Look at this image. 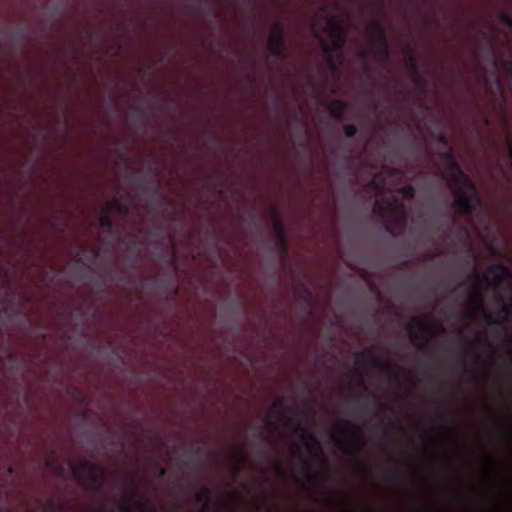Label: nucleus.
<instances>
[{
    "instance_id": "5701e85b",
    "label": "nucleus",
    "mask_w": 512,
    "mask_h": 512,
    "mask_svg": "<svg viewBox=\"0 0 512 512\" xmlns=\"http://www.w3.org/2000/svg\"><path fill=\"white\" fill-rule=\"evenodd\" d=\"M166 475H167V470H166L165 468H161V469L159 470V476L163 478V477H165Z\"/></svg>"
},
{
    "instance_id": "aec40b11",
    "label": "nucleus",
    "mask_w": 512,
    "mask_h": 512,
    "mask_svg": "<svg viewBox=\"0 0 512 512\" xmlns=\"http://www.w3.org/2000/svg\"><path fill=\"white\" fill-rule=\"evenodd\" d=\"M376 34H377V37H378L381 45L386 47V39H385V35H384L383 31H381L380 29H377Z\"/></svg>"
},
{
    "instance_id": "7c9ffc66",
    "label": "nucleus",
    "mask_w": 512,
    "mask_h": 512,
    "mask_svg": "<svg viewBox=\"0 0 512 512\" xmlns=\"http://www.w3.org/2000/svg\"><path fill=\"white\" fill-rule=\"evenodd\" d=\"M504 18H505V21H507L508 25H511V21L508 18H506V16Z\"/></svg>"
},
{
    "instance_id": "9d476101",
    "label": "nucleus",
    "mask_w": 512,
    "mask_h": 512,
    "mask_svg": "<svg viewBox=\"0 0 512 512\" xmlns=\"http://www.w3.org/2000/svg\"><path fill=\"white\" fill-rule=\"evenodd\" d=\"M123 512H155L154 509L148 507L147 502L137 499V494L133 491L127 492L119 505Z\"/></svg>"
},
{
    "instance_id": "e433bc0d",
    "label": "nucleus",
    "mask_w": 512,
    "mask_h": 512,
    "mask_svg": "<svg viewBox=\"0 0 512 512\" xmlns=\"http://www.w3.org/2000/svg\"><path fill=\"white\" fill-rule=\"evenodd\" d=\"M509 479H510V481L512 482V476H511Z\"/></svg>"
},
{
    "instance_id": "a878e982",
    "label": "nucleus",
    "mask_w": 512,
    "mask_h": 512,
    "mask_svg": "<svg viewBox=\"0 0 512 512\" xmlns=\"http://www.w3.org/2000/svg\"><path fill=\"white\" fill-rule=\"evenodd\" d=\"M128 479L132 485L135 484L134 477L132 475H128Z\"/></svg>"
},
{
    "instance_id": "473e14b6",
    "label": "nucleus",
    "mask_w": 512,
    "mask_h": 512,
    "mask_svg": "<svg viewBox=\"0 0 512 512\" xmlns=\"http://www.w3.org/2000/svg\"><path fill=\"white\" fill-rule=\"evenodd\" d=\"M278 471H279V473L283 474V470L280 466H278Z\"/></svg>"
},
{
    "instance_id": "dca6fc26",
    "label": "nucleus",
    "mask_w": 512,
    "mask_h": 512,
    "mask_svg": "<svg viewBox=\"0 0 512 512\" xmlns=\"http://www.w3.org/2000/svg\"><path fill=\"white\" fill-rule=\"evenodd\" d=\"M273 228L281 242L285 241L284 228L281 220L276 214H273Z\"/></svg>"
},
{
    "instance_id": "f3484780",
    "label": "nucleus",
    "mask_w": 512,
    "mask_h": 512,
    "mask_svg": "<svg viewBox=\"0 0 512 512\" xmlns=\"http://www.w3.org/2000/svg\"><path fill=\"white\" fill-rule=\"evenodd\" d=\"M282 407H283V400L282 399H277L272 404L271 411L274 412V413H279L281 415V418H283L284 416H283V413L281 411Z\"/></svg>"
},
{
    "instance_id": "4be33fe9",
    "label": "nucleus",
    "mask_w": 512,
    "mask_h": 512,
    "mask_svg": "<svg viewBox=\"0 0 512 512\" xmlns=\"http://www.w3.org/2000/svg\"><path fill=\"white\" fill-rule=\"evenodd\" d=\"M200 453H201V448L197 447V448H192L191 450H189L187 452V455L188 456H199Z\"/></svg>"
},
{
    "instance_id": "cd10ccee",
    "label": "nucleus",
    "mask_w": 512,
    "mask_h": 512,
    "mask_svg": "<svg viewBox=\"0 0 512 512\" xmlns=\"http://www.w3.org/2000/svg\"><path fill=\"white\" fill-rule=\"evenodd\" d=\"M409 387H410V388H414L415 386H409ZM416 387L418 388V396H420V390H419V388H421L422 386L417 385Z\"/></svg>"
},
{
    "instance_id": "6e6552de",
    "label": "nucleus",
    "mask_w": 512,
    "mask_h": 512,
    "mask_svg": "<svg viewBox=\"0 0 512 512\" xmlns=\"http://www.w3.org/2000/svg\"><path fill=\"white\" fill-rule=\"evenodd\" d=\"M343 431L339 438L333 435V439L343 448L346 452L353 457L355 462L360 465L359 456L366 447V441L360 433H349L348 430L355 428L354 424L350 421L342 423Z\"/></svg>"
},
{
    "instance_id": "f03ea898",
    "label": "nucleus",
    "mask_w": 512,
    "mask_h": 512,
    "mask_svg": "<svg viewBox=\"0 0 512 512\" xmlns=\"http://www.w3.org/2000/svg\"><path fill=\"white\" fill-rule=\"evenodd\" d=\"M383 178L375 177L368 185L369 190L375 194V212L382 218L386 219L392 228L402 229L406 224V210L403 203L395 195V191L388 189L386 196ZM403 199H412L414 190L411 186H405L396 191Z\"/></svg>"
},
{
    "instance_id": "ddd939ff",
    "label": "nucleus",
    "mask_w": 512,
    "mask_h": 512,
    "mask_svg": "<svg viewBox=\"0 0 512 512\" xmlns=\"http://www.w3.org/2000/svg\"><path fill=\"white\" fill-rule=\"evenodd\" d=\"M212 499H213L212 490L209 487H207V486H203L195 494V500H196V502L202 504V511L203 512H207V511L210 510Z\"/></svg>"
},
{
    "instance_id": "393cba45",
    "label": "nucleus",
    "mask_w": 512,
    "mask_h": 512,
    "mask_svg": "<svg viewBox=\"0 0 512 512\" xmlns=\"http://www.w3.org/2000/svg\"><path fill=\"white\" fill-rule=\"evenodd\" d=\"M240 470H241V469H240V467L235 466V467L233 468L234 475H235V476H238V475H239V473H240Z\"/></svg>"
},
{
    "instance_id": "423d86ee",
    "label": "nucleus",
    "mask_w": 512,
    "mask_h": 512,
    "mask_svg": "<svg viewBox=\"0 0 512 512\" xmlns=\"http://www.w3.org/2000/svg\"><path fill=\"white\" fill-rule=\"evenodd\" d=\"M71 471L79 482H85L87 489L95 492L102 489L105 469L101 464L88 460L73 461Z\"/></svg>"
},
{
    "instance_id": "39448f33",
    "label": "nucleus",
    "mask_w": 512,
    "mask_h": 512,
    "mask_svg": "<svg viewBox=\"0 0 512 512\" xmlns=\"http://www.w3.org/2000/svg\"><path fill=\"white\" fill-rule=\"evenodd\" d=\"M444 163L447 166L444 177L453 192L455 205L462 213H470L471 205L477 197L475 186L461 171L450 153L445 154Z\"/></svg>"
},
{
    "instance_id": "c9c22d12",
    "label": "nucleus",
    "mask_w": 512,
    "mask_h": 512,
    "mask_svg": "<svg viewBox=\"0 0 512 512\" xmlns=\"http://www.w3.org/2000/svg\"><path fill=\"white\" fill-rule=\"evenodd\" d=\"M362 387H363V388H367L368 386H366V385H363Z\"/></svg>"
},
{
    "instance_id": "7ed1b4c3",
    "label": "nucleus",
    "mask_w": 512,
    "mask_h": 512,
    "mask_svg": "<svg viewBox=\"0 0 512 512\" xmlns=\"http://www.w3.org/2000/svg\"><path fill=\"white\" fill-rule=\"evenodd\" d=\"M508 275V270L502 265L489 267L483 275L474 272L470 277V288L466 299L468 316L472 319L484 314L488 323H494L491 315L485 313L483 291L492 288L496 289L503 279Z\"/></svg>"
},
{
    "instance_id": "4468645a",
    "label": "nucleus",
    "mask_w": 512,
    "mask_h": 512,
    "mask_svg": "<svg viewBox=\"0 0 512 512\" xmlns=\"http://www.w3.org/2000/svg\"><path fill=\"white\" fill-rule=\"evenodd\" d=\"M302 473L306 481L312 484H322L324 478L316 472L307 460L302 462Z\"/></svg>"
},
{
    "instance_id": "6ab92c4d",
    "label": "nucleus",
    "mask_w": 512,
    "mask_h": 512,
    "mask_svg": "<svg viewBox=\"0 0 512 512\" xmlns=\"http://www.w3.org/2000/svg\"><path fill=\"white\" fill-rule=\"evenodd\" d=\"M344 132H345L346 136L352 137L356 133V127L354 125H351V124L350 125H346L344 127Z\"/></svg>"
},
{
    "instance_id": "c756f323",
    "label": "nucleus",
    "mask_w": 512,
    "mask_h": 512,
    "mask_svg": "<svg viewBox=\"0 0 512 512\" xmlns=\"http://www.w3.org/2000/svg\"><path fill=\"white\" fill-rule=\"evenodd\" d=\"M231 497H232L233 499H236V498H238V495H237V494H235V493H232V494H231Z\"/></svg>"
},
{
    "instance_id": "f257e3e1",
    "label": "nucleus",
    "mask_w": 512,
    "mask_h": 512,
    "mask_svg": "<svg viewBox=\"0 0 512 512\" xmlns=\"http://www.w3.org/2000/svg\"><path fill=\"white\" fill-rule=\"evenodd\" d=\"M377 377L382 384H401L397 367L378 349H365L355 357L353 377L347 384H365Z\"/></svg>"
},
{
    "instance_id": "f8f14e48",
    "label": "nucleus",
    "mask_w": 512,
    "mask_h": 512,
    "mask_svg": "<svg viewBox=\"0 0 512 512\" xmlns=\"http://www.w3.org/2000/svg\"><path fill=\"white\" fill-rule=\"evenodd\" d=\"M295 431L299 433L301 441L307 444V448L310 452L315 448L317 450L316 455L323 456L321 445L313 434H311L300 423L296 424Z\"/></svg>"
},
{
    "instance_id": "2eb2a0df",
    "label": "nucleus",
    "mask_w": 512,
    "mask_h": 512,
    "mask_svg": "<svg viewBox=\"0 0 512 512\" xmlns=\"http://www.w3.org/2000/svg\"><path fill=\"white\" fill-rule=\"evenodd\" d=\"M330 113L335 118H341L345 112V105L340 101H333L329 106Z\"/></svg>"
},
{
    "instance_id": "a211bd4d",
    "label": "nucleus",
    "mask_w": 512,
    "mask_h": 512,
    "mask_svg": "<svg viewBox=\"0 0 512 512\" xmlns=\"http://www.w3.org/2000/svg\"><path fill=\"white\" fill-rule=\"evenodd\" d=\"M100 225L104 228L111 227V220L106 212H104L100 217Z\"/></svg>"
},
{
    "instance_id": "9b49d317",
    "label": "nucleus",
    "mask_w": 512,
    "mask_h": 512,
    "mask_svg": "<svg viewBox=\"0 0 512 512\" xmlns=\"http://www.w3.org/2000/svg\"><path fill=\"white\" fill-rule=\"evenodd\" d=\"M268 50L271 54L280 56L283 53V32L280 24H275L268 38Z\"/></svg>"
},
{
    "instance_id": "b1692460",
    "label": "nucleus",
    "mask_w": 512,
    "mask_h": 512,
    "mask_svg": "<svg viewBox=\"0 0 512 512\" xmlns=\"http://www.w3.org/2000/svg\"><path fill=\"white\" fill-rule=\"evenodd\" d=\"M238 460L242 465L245 463V458L242 453L238 454Z\"/></svg>"
},
{
    "instance_id": "20e7f679",
    "label": "nucleus",
    "mask_w": 512,
    "mask_h": 512,
    "mask_svg": "<svg viewBox=\"0 0 512 512\" xmlns=\"http://www.w3.org/2000/svg\"><path fill=\"white\" fill-rule=\"evenodd\" d=\"M344 29V19L337 15H329L326 9H321L312 22V31L326 53L340 49L344 45Z\"/></svg>"
},
{
    "instance_id": "0eeeda50",
    "label": "nucleus",
    "mask_w": 512,
    "mask_h": 512,
    "mask_svg": "<svg viewBox=\"0 0 512 512\" xmlns=\"http://www.w3.org/2000/svg\"><path fill=\"white\" fill-rule=\"evenodd\" d=\"M443 332V325L431 315L415 316L407 326L409 338L418 347L429 336L441 335Z\"/></svg>"
},
{
    "instance_id": "2f4dec72",
    "label": "nucleus",
    "mask_w": 512,
    "mask_h": 512,
    "mask_svg": "<svg viewBox=\"0 0 512 512\" xmlns=\"http://www.w3.org/2000/svg\"><path fill=\"white\" fill-rule=\"evenodd\" d=\"M419 508L422 509V510H427V508L423 505H419Z\"/></svg>"
},
{
    "instance_id": "f704fd0d",
    "label": "nucleus",
    "mask_w": 512,
    "mask_h": 512,
    "mask_svg": "<svg viewBox=\"0 0 512 512\" xmlns=\"http://www.w3.org/2000/svg\"><path fill=\"white\" fill-rule=\"evenodd\" d=\"M388 474L392 475V474H395L394 471H388Z\"/></svg>"
},
{
    "instance_id": "bb28decb",
    "label": "nucleus",
    "mask_w": 512,
    "mask_h": 512,
    "mask_svg": "<svg viewBox=\"0 0 512 512\" xmlns=\"http://www.w3.org/2000/svg\"><path fill=\"white\" fill-rule=\"evenodd\" d=\"M502 312H503L505 315H508V308H507V306H505V305H504V306L502 307Z\"/></svg>"
},
{
    "instance_id": "1a4fd4ad",
    "label": "nucleus",
    "mask_w": 512,
    "mask_h": 512,
    "mask_svg": "<svg viewBox=\"0 0 512 512\" xmlns=\"http://www.w3.org/2000/svg\"><path fill=\"white\" fill-rule=\"evenodd\" d=\"M453 416L449 412L439 411L435 419L432 435H454L455 423Z\"/></svg>"
},
{
    "instance_id": "72a5a7b5",
    "label": "nucleus",
    "mask_w": 512,
    "mask_h": 512,
    "mask_svg": "<svg viewBox=\"0 0 512 512\" xmlns=\"http://www.w3.org/2000/svg\"><path fill=\"white\" fill-rule=\"evenodd\" d=\"M295 449H296L297 451H299V450H300V446L296 444V445H295Z\"/></svg>"
},
{
    "instance_id": "c85d7f7f",
    "label": "nucleus",
    "mask_w": 512,
    "mask_h": 512,
    "mask_svg": "<svg viewBox=\"0 0 512 512\" xmlns=\"http://www.w3.org/2000/svg\"><path fill=\"white\" fill-rule=\"evenodd\" d=\"M63 472H64V469L61 467V468L59 469V475H60V476H62V475H63Z\"/></svg>"
},
{
    "instance_id": "412c9836",
    "label": "nucleus",
    "mask_w": 512,
    "mask_h": 512,
    "mask_svg": "<svg viewBox=\"0 0 512 512\" xmlns=\"http://www.w3.org/2000/svg\"><path fill=\"white\" fill-rule=\"evenodd\" d=\"M265 423L266 425H268L269 427H272V428H277V422L273 421L270 414L266 415L265 416Z\"/></svg>"
}]
</instances>
